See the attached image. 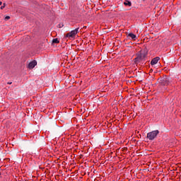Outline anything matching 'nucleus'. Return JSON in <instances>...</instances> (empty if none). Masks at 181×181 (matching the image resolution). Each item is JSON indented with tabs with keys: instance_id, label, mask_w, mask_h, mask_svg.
Instances as JSON below:
<instances>
[{
	"instance_id": "11",
	"label": "nucleus",
	"mask_w": 181,
	"mask_h": 181,
	"mask_svg": "<svg viewBox=\"0 0 181 181\" xmlns=\"http://www.w3.org/2000/svg\"><path fill=\"white\" fill-rule=\"evenodd\" d=\"M6 21H8V19H11V17L9 16H6L5 18Z\"/></svg>"
},
{
	"instance_id": "3",
	"label": "nucleus",
	"mask_w": 181,
	"mask_h": 181,
	"mask_svg": "<svg viewBox=\"0 0 181 181\" xmlns=\"http://www.w3.org/2000/svg\"><path fill=\"white\" fill-rule=\"evenodd\" d=\"M79 30H80V28H77L75 30H71V32L66 34V37H74V36H76V35L78 33Z\"/></svg>"
},
{
	"instance_id": "13",
	"label": "nucleus",
	"mask_w": 181,
	"mask_h": 181,
	"mask_svg": "<svg viewBox=\"0 0 181 181\" xmlns=\"http://www.w3.org/2000/svg\"><path fill=\"white\" fill-rule=\"evenodd\" d=\"M1 5H2V1H0V6H1Z\"/></svg>"
},
{
	"instance_id": "6",
	"label": "nucleus",
	"mask_w": 181,
	"mask_h": 181,
	"mask_svg": "<svg viewBox=\"0 0 181 181\" xmlns=\"http://www.w3.org/2000/svg\"><path fill=\"white\" fill-rule=\"evenodd\" d=\"M37 64V62L36 61H32L31 62L29 63L28 64V69H34L35 66Z\"/></svg>"
},
{
	"instance_id": "9",
	"label": "nucleus",
	"mask_w": 181,
	"mask_h": 181,
	"mask_svg": "<svg viewBox=\"0 0 181 181\" xmlns=\"http://www.w3.org/2000/svg\"><path fill=\"white\" fill-rule=\"evenodd\" d=\"M52 43H60V41H59V39L57 38H54L52 40Z\"/></svg>"
},
{
	"instance_id": "2",
	"label": "nucleus",
	"mask_w": 181,
	"mask_h": 181,
	"mask_svg": "<svg viewBox=\"0 0 181 181\" xmlns=\"http://www.w3.org/2000/svg\"><path fill=\"white\" fill-rule=\"evenodd\" d=\"M145 59V54L140 53L137 55V57L134 59L135 64H138L141 63Z\"/></svg>"
},
{
	"instance_id": "4",
	"label": "nucleus",
	"mask_w": 181,
	"mask_h": 181,
	"mask_svg": "<svg viewBox=\"0 0 181 181\" xmlns=\"http://www.w3.org/2000/svg\"><path fill=\"white\" fill-rule=\"evenodd\" d=\"M162 86H169L170 84V79L168 77H164L161 80Z\"/></svg>"
},
{
	"instance_id": "5",
	"label": "nucleus",
	"mask_w": 181,
	"mask_h": 181,
	"mask_svg": "<svg viewBox=\"0 0 181 181\" xmlns=\"http://www.w3.org/2000/svg\"><path fill=\"white\" fill-rule=\"evenodd\" d=\"M160 60V58L159 57H154L151 61V66H155V64H158V62Z\"/></svg>"
},
{
	"instance_id": "12",
	"label": "nucleus",
	"mask_w": 181,
	"mask_h": 181,
	"mask_svg": "<svg viewBox=\"0 0 181 181\" xmlns=\"http://www.w3.org/2000/svg\"><path fill=\"white\" fill-rule=\"evenodd\" d=\"M7 84H12V82H8Z\"/></svg>"
},
{
	"instance_id": "1",
	"label": "nucleus",
	"mask_w": 181,
	"mask_h": 181,
	"mask_svg": "<svg viewBox=\"0 0 181 181\" xmlns=\"http://www.w3.org/2000/svg\"><path fill=\"white\" fill-rule=\"evenodd\" d=\"M158 135H159V130H154L147 134V139H149V141H153Z\"/></svg>"
},
{
	"instance_id": "8",
	"label": "nucleus",
	"mask_w": 181,
	"mask_h": 181,
	"mask_svg": "<svg viewBox=\"0 0 181 181\" xmlns=\"http://www.w3.org/2000/svg\"><path fill=\"white\" fill-rule=\"evenodd\" d=\"M124 5L125 6H132V3H131V1H128V0H125L124 2Z\"/></svg>"
},
{
	"instance_id": "10",
	"label": "nucleus",
	"mask_w": 181,
	"mask_h": 181,
	"mask_svg": "<svg viewBox=\"0 0 181 181\" xmlns=\"http://www.w3.org/2000/svg\"><path fill=\"white\" fill-rule=\"evenodd\" d=\"M5 6H6V4L4 3L3 6H1V9H4V8H5Z\"/></svg>"
},
{
	"instance_id": "7",
	"label": "nucleus",
	"mask_w": 181,
	"mask_h": 181,
	"mask_svg": "<svg viewBox=\"0 0 181 181\" xmlns=\"http://www.w3.org/2000/svg\"><path fill=\"white\" fill-rule=\"evenodd\" d=\"M127 37H131L132 40H136V35L132 33H129Z\"/></svg>"
}]
</instances>
